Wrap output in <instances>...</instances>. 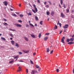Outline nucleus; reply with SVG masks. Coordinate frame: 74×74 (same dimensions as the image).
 <instances>
[{
    "instance_id": "obj_56",
    "label": "nucleus",
    "mask_w": 74,
    "mask_h": 74,
    "mask_svg": "<svg viewBox=\"0 0 74 74\" xmlns=\"http://www.w3.org/2000/svg\"><path fill=\"white\" fill-rule=\"evenodd\" d=\"M34 72H35V73H38L37 71H34Z\"/></svg>"
},
{
    "instance_id": "obj_42",
    "label": "nucleus",
    "mask_w": 74,
    "mask_h": 74,
    "mask_svg": "<svg viewBox=\"0 0 74 74\" xmlns=\"http://www.w3.org/2000/svg\"><path fill=\"white\" fill-rule=\"evenodd\" d=\"M63 5L64 8H66V5L64 4Z\"/></svg>"
},
{
    "instance_id": "obj_25",
    "label": "nucleus",
    "mask_w": 74,
    "mask_h": 74,
    "mask_svg": "<svg viewBox=\"0 0 74 74\" xmlns=\"http://www.w3.org/2000/svg\"><path fill=\"white\" fill-rule=\"evenodd\" d=\"M3 24L4 25H8V24L6 23H4Z\"/></svg>"
},
{
    "instance_id": "obj_3",
    "label": "nucleus",
    "mask_w": 74,
    "mask_h": 74,
    "mask_svg": "<svg viewBox=\"0 0 74 74\" xmlns=\"http://www.w3.org/2000/svg\"><path fill=\"white\" fill-rule=\"evenodd\" d=\"M68 27H69V25H68V24H66L63 27L64 28V29H67Z\"/></svg>"
},
{
    "instance_id": "obj_49",
    "label": "nucleus",
    "mask_w": 74,
    "mask_h": 74,
    "mask_svg": "<svg viewBox=\"0 0 74 74\" xmlns=\"http://www.w3.org/2000/svg\"><path fill=\"white\" fill-rule=\"evenodd\" d=\"M38 2L39 3H40V1L39 0H37Z\"/></svg>"
},
{
    "instance_id": "obj_58",
    "label": "nucleus",
    "mask_w": 74,
    "mask_h": 74,
    "mask_svg": "<svg viewBox=\"0 0 74 74\" xmlns=\"http://www.w3.org/2000/svg\"><path fill=\"white\" fill-rule=\"evenodd\" d=\"M35 55H36V53H33V55H34V56H35Z\"/></svg>"
},
{
    "instance_id": "obj_61",
    "label": "nucleus",
    "mask_w": 74,
    "mask_h": 74,
    "mask_svg": "<svg viewBox=\"0 0 74 74\" xmlns=\"http://www.w3.org/2000/svg\"><path fill=\"white\" fill-rule=\"evenodd\" d=\"M46 4H47V2H45L44 3V4L45 5H46Z\"/></svg>"
},
{
    "instance_id": "obj_14",
    "label": "nucleus",
    "mask_w": 74,
    "mask_h": 74,
    "mask_svg": "<svg viewBox=\"0 0 74 74\" xmlns=\"http://www.w3.org/2000/svg\"><path fill=\"white\" fill-rule=\"evenodd\" d=\"M74 38H71L70 39V41H74Z\"/></svg>"
},
{
    "instance_id": "obj_28",
    "label": "nucleus",
    "mask_w": 74,
    "mask_h": 74,
    "mask_svg": "<svg viewBox=\"0 0 74 74\" xmlns=\"http://www.w3.org/2000/svg\"><path fill=\"white\" fill-rule=\"evenodd\" d=\"M66 40H67L66 41H67V42H69V41H70V40L69 39H68V38H67V39H66Z\"/></svg>"
},
{
    "instance_id": "obj_35",
    "label": "nucleus",
    "mask_w": 74,
    "mask_h": 74,
    "mask_svg": "<svg viewBox=\"0 0 74 74\" xmlns=\"http://www.w3.org/2000/svg\"><path fill=\"white\" fill-rule=\"evenodd\" d=\"M27 14H28V15H32V14L31 13H27Z\"/></svg>"
},
{
    "instance_id": "obj_47",
    "label": "nucleus",
    "mask_w": 74,
    "mask_h": 74,
    "mask_svg": "<svg viewBox=\"0 0 74 74\" xmlns=\"http://www.w3.org/2000/svg\"><path fill=\"white\" fill-rule=\"evenodd\" d=\"M15 13H16V14H17V15H19V12H15Z\"/></svg>"
},
{
    "instance_id": "obj_23",
    "label": "nucleus",
    "mask_w": 74,
    "mask_h": 74,
    "mask_svg": "<svg viewBox=\"0 0 74 74\" xmlns=\"http://www.w3.org/2000/svg\"><path fill=\"white\" fill-rule=\"evenodd\" d=\"M41 36V34L40 33L38 35V37L39 38H40Z\"/></svg>"
},
{
    "instance_id": "obj_48",
    "label": "nucleus",
    "mask_w": 74,
    "mask_h": 74,
    "mask_svg": "<svg viewBox=\"0 0 74 74\" xmlns=\"http://www.w3.org/2000/svg\"><path fill=\"white\" fill-rule=\"evenodd\" d=\"M3 20H4V21H5V22H6V21H7V19H6L4 18V19H3Z\"/></svg>"
},
{
    "instance_id": "obj_8",
    "label": "nucleus",
    "mask_w": 74,
    "mask_h": 74,
    "mask_svg": "<svg viewBox=\"0 0 74 74\" xmlns=\"http://www.w3.org/2000/svg\"><path fill=\"white\" fill-rule=\"evenodd\" d=\"M16 44L15 45V46L17 47V48H19V45L16 43Z\"/></svg>"
},
{
    "instance_id": "obj_20",
    "label": "nucleus",
    "mask_w": 74,
    "mask_h": 74,
    "mask_svg": "<svg viewBox=\"0 0 74 74\" xmlns=\"http://www.w3.org/2000/svg\"><path fill=\"white\" fill-rule=\"evenodd\" d=\"M22 68H21L20 69H19V70H18L17 71L18 72H19L20 71H22V69H21Z\"/></svg>"
},
{
    "instance_id": "obj_32",
    "label": "nucleus",
    "mask_w": 74,
    "mask_h": 74,
    "mask_svg": "<svg viewBox=\"0 0 74 74\" xmlns=\"http://www.w3.org/2000/svg\"><path fill=\"white\" fill-rule=\"evenodd\" d=\"M29 25H30V26H32V27H34V25H33V24H32V23H29Z\"/></svg>"
},
{
    "instance_id": "obj_17",
    "label": "nucleus",
    "mask_w": 74,
    "mask_h": 74,
    "mask_svg": "<svg viewBox=\"0 0 74 74\" xmlns=\"http://www.w3.org/2000/svg\"><path fill=\"white\" fill-rule=\"evenodd\" d=\"M57 28H58V27L56 25H55V26L54 28V29H57Z\"/></svg>"
},
{
    "instance_id": "obj_62",
    "label": "nucleus",
    "mask_w": 74,
    "mask_h": 74,
    "mask_svg": "<svg viewBox=\"0 0 74 74\" xmlns=\"http://www.w3.org/2000/svg\"><path fill=\"white\" fill-rule=\"evenodd\" d=\"M59 7H60V8H61V6L60 5V4H59Z\"/></svg>"
},
{
    "instance_id": "obj_9",
    "label": "nucleus",
    "mask_w": 74,
    "mask_h": 74,
    "mask_svg": "<svg viewBox=\"0 0 74 74\" xmlns=\"http://www.w3.org/2000/svg\"><path fill=\"white\" fill-rule=\"evenodd\" d=\"M74 42H70L68 43V44H70V45H71V44H74Z\"/></svg>"
},
{
    "instance_id": "obj_45",
    "label": "nucleus",
    "mask_w": 74,
    "mask_h": 74,
    "mask_svg": "<svg viewBox=\"0 0 74 74\" xmlns=\"http://www.w3.org/2000/svg\"><path fill=\"white\" fill-rule=\"evenodd\" d=\"M29 25L27 24L26 25V27H29Z\"/></svg>"
},
{
    "instance_id": "obj_6",
    "label": "nucleus",
    "mask_w": 74,
    "mask_h": 74,
    "mask_svg": "<svg viewBox=\"0 0 74 74\" xmlns=\"http://www.w3.org/2000/svg\"><path fill=\"white\" fill-rule=\"evenodd\" d=\"M23 51L24 52H25V53H27L29 52V50L26 51L24 50H23Z\"/></svg>"
},
{
    "instance_id": "obj_24",
    "label": "nucleus",
    "mask_w": 74,
    "mask_h": 74,
    "mask_svg": "<svg viewBox=\"0 0 74 74\" xmlns=\"http://www.w3.org/2000/svg\"><path fill=\"white\" fill-rule=\"evenodd\" d=\"M1 39L3 40H4L5 41V39L4 38L1 37Z\"/></svg>"
},
{
    "instance_id": "obj_54",
    "label": "nucleus",
    "mask_w": 74,
    "mask_h": 74,
    "mask_svg": "<svg viewBox=\"0 0 74 74\" xmlns=\"http://www.w3.org/2000/svg\"><path fill=\"white\" fill-rule=\"evenodd\" d=\"M35 26H36V27L37 26V24H35Z\"/></svg>"
},
{
    "instance_id": "obj_43",
    "label": "nucleus",
    "mask_w": 74,
    "mask_h": 74,
    "mask_svg": "<svg viewBox=\"0 0 74 74\" xmlns=\"http://www.w3.org/2000/svg\"><path fill=\"white\" fill-rule=\"evenodd\" d=\"M46 8H48L49 7V5H46Z\"/></svg>"
},
{
    "instance_id": "obj_38",
    "label": "nucleus",
    "mask_w": 74,
    "mask_h": 74,
    "mask_svg": "<svg viewBox=\"0 0 74 74\" xmlns=\"http://www.w3.org/2000/svg\"><path fill=\"white\" fill-rule=\"evenodd\" d=\"M53 50H52L50 51V54H52V53H53Z\"/></svg>"
},
{
    "instance_id": "obj_16",
    "label": "nucleus",
    "mask_w": 74,
    "mask_h": 74,
    "mask_svg": "<svg viewBox=\"0 0 74 74\" xmlns=\"http://www.w3.org/2000/svg\"><path fill=\"white\" fill-rule=\"evenodd\" d=\"M35 18L36 20V21H38V17H37L36 16H35Z\"/></svg>"
},
{
    "instance_id": "obj_4",
    "label": "nucleus",
    "mask_w": 74,
    "mask_h": 74,
    "mask_svg": "<svg viewBox=\"0 0 74 74\" xmlns=\"http://www.w3.org/2000/svg\"><path fill=\"white\" fill-rule=\"evenodd\" d=\"M33 6L34 7L36 12H37V11H38V10H37V8H36V5L34 4L33 5Z\"/></svg>"
},
{
    "instance_id": "obj_30",
    "label": "nucleus",
    "mask_w": 74,
    "mask_h": 74,
    "mask_svg": "<svg viewBox=\"0 0 74 74\" xmlns=\"http://www.w3.org/2000/svg\"><path fill=\"white\" fill-rule=\"evenodd\" d=\"M42 22H43V21H40V25H42Z\"/></svg>"
},
{
    "instance_id": "obj_22",
    "label": "nucleus",
    "mask_w": 74,
    "mask_h": 74,
    "mask_svg": "<svg viewBox=\"0 0 74 74\" xmlns=\"http://www.w3.org/2000/svg\"><path fill=\"white\" fill-rule=\"evenodd\" d=\"M30 62L31 63V64H34L33 63V61H32V60H30Z\"/></svg>"
},
{
    "instance_id": "obj_31",
    "label": "nucleus",
    "mask_w": 74,
    "mask_h": 74,
    "mask_svg": "<svg viewBox=\"0 0 74 74\" xmlns=\"http://www.w3.org/2000/svg\"><path fill=\"white\" fill-rule=\"evenodd\" d=\"M56 71L57 73H58L59 71V69H56Z\"/></svg>"
},
{
    "instance_id": "obj_27",
    "label": "nucleus",
    "mask_w": 74,
    "mask_h": 74,
    "mask_svg": "<svg viewBox=\"0 0 74 74\" xmlns=\"http://www.w3.org/2000/svg\"><path fill=\"white\" fill-rule=\"evenodd\" d=\"M36 68H37V69H38V68L40 67V66H39L37 65H36Z\"/></svg>"
},
{
    "instance_id": "obj_59",
    "label": "nucleus",
    "mask_w": 74,
    "mask_h": 74,
    "mask_svg": "<svg viewBox=\"0 0 74 74\" xmlns=\"http://www.w3.org/2000/svg\"><path fill=\"white\" fill-rule=\"evenodd\" d=\"M67 12H69V10L68 9V10H67Z\"/></svg>"
},
{
    "instance_id": "obj_53",
    "label": "nucleus",
    "mask_w": 74,
    "mask_h": 74,
    "mask_svg": "<svg viewBox=\"0 0 74 74\" xmlns=\"http://www.w3.org/2000/svg\"><path fill=\"white\" fill-rule=\"evenodd\" d=\"M71 17V18H74V17L73 15H72Z\"/></svg>"
},
{
    "instance_id": "obj_50",
    "label": "nucleus",
    "mask_w": 74,
    "mask_h": 74,
    "mask_svg": "<svg viewBox=\"0 0 74 74\" xmlns=\"http://www.w3.org/2000/svg\"><path fill=\"white\" fill-rule=\"evenodd\" d=\"M45 34L46 35H49V33H46Z\"/></svg>"
},
{
    "instance_id": "obj_60",
    "label": "nucleus",
    "mask_w": 74,
    "mask_h": 74,
    "mask_svg": "<svg viewBox=\"0 0 74 74\" xmlns=\"http://www.w3.org/2000/svg\"><path fill=\"white\" fill-rule=\"evenodd\" d=\"M73 73H74V68L73 69Z\"/></svg>"
},
{
    "instance_id": "obj_46",
    "label": "nucleus",
    "mask_w": 74,
    "mask_h": 74,
    "mask_svg": "<svg viewBox=\"0 0 74 74\" xmlns=\"http://www.w3.org/2000/svg\"><path fill=\"white\" fill-rule=\"evenodd\" d=\"M19 54H20V55H22V52H18Z\"/></svg>"
},
{
    "instance_id": "obj_44",
    "label": "nucleus",
    "mask_w": 74,
    "mask_h": 74,
    "mask_svg": "<svg viewBox=\"0 0 74 74\" xmlns=\"http://www.w3.org/2000/svg\"><path fill=\"white\" fill-rule=\"evenodd\" d=\"M48 2L49 3L50 5H51L52 4V3H51V1H49Z\"/></svg>"
},
{
    "instance_id": "obj_29",
    "label": "nucleus",
    "mask_w": 74,
    "mask_h": 74,
    "mask_svg": "<svg viewBox=\"0 0 74 74\" xmlns=\"http://www.w3.org/2000/svg\"><path fill=\"white\" fill-rule=\"evenodd\" d=\"M9 30H11L12 31H16V30H15V29H12L11 28H10Z\"/></svg>"
},
{
    "instance_id": "obj_1",
    "label": "nucleus",
    "mask_w": 74,
    "mask_h": 74,
    "mask_svg": "<svg viewBox=\"0 0 74 74\" xmlns=\"http://www.w3.org/2000/svg\"><path fill=\"white\" fill-rule=\"evenodd\" d=\"M14 25L17 26V27H22V25L18 24H14Z\"/></svg>"
},
{
    "instance_id": "obj_19",
    "label": "nucleus",
    "mask_w": 74,
    "mask_h": 74,
    "mask_svg": "<svg viewBox=\"0 0 74 74\" xmlns=\"http://www.w3.org/2000/svg\"><path fill=\"white\" fill-rule=\"evenodd\" d=\"M47 39H48V37L47 36L46 37H45L44 38V40H45V41H46Z\"/></svg>"
},
{
    "instance_id": "obj_18",
    "label": "nucleus",
    "mask_w": 74,
    "mask_h": 74,
    "mask_svg": "<svg viewBox=\"0 0 74 74\" xmlns=\"http://www.w3.org/2000/svg\"><path fill=\"white\" fill-rule=\"evenodd\" d=\"M14 61V60H12L11 61L9 62L10 63H13Z\"/></svg>"
},
{
    "instance_id": "obj_40",
    "label": "nucleus",
    "mask_w": 74,
    "mask_h": 74,
    "mask_svg": "<svg viewBox=\"0 0 74 74\" xmlns=\"http://www.w3.org/2000/svg\"><path fill=\"white\" fill-rule=\"evenodd\" d=\"M60 3L61 4V5H62V4H63V1H61Z\"/></svg>"
},
{
    "instance_id": "obj_12",
    "label": "nucleus",
    "mask_w": 74,
    "mask_h": 74,
    "mask_svg": "<svg viewBox=\"0 0 74 74\" xmlns=\"http://www.w3.org/2000/svg\"><path fill=\"white\" fill-rule=\"evenodd\" d=\"M31 36L33 37V38H35L36 37V36H35V35L32 34L31 35Z\"/></svg>"
},
{
    "instance_id": "obj_10",
    "label": "nucleus",
    "mask_w": 74,
    "mask_h": 74,
    "mask_svg": "<svg viewBox=\"0 0 74 74\" xmlns=\"http://www.w3.org/2000/svg\"><path fill=\"white\" fill-rule=\"evenodd\" d=\"M24 38H25V40L26 41H29V39L26 37H24Z\"/></svg>"
},
{
    "instance_id": "obj_5",
    "label": "nucleus",
    "mask_w": 74,
    "mask_h": 74,
    "mask_svg": "<svg viewBox=\"0 0 74 74\" xmlns=\"http://www.w3.org/2000/svg\"><path fill=\"white\" fill-rule=\"evenodd\" d=\"M3 3L4 4V5H5V6H7V4H8V3H7V2L6 1H4L3 2Z\"/></svg>"
},
{
    "instance_id": "obj_33",
    "label": "nucleus",
    "mask_w": 74,
    "mask_h": 74,
    "mask_svg": "<svg viewBox=\"0 0 74 74\" xmlns=\"http://www.w3.org/2000/svg\"><path fill=\"white\" fill-rule=\"evenodd\" d=\"M47 15H49V12H47Z\"/></svg>"
},
{
    "instance_id": "obj_34",
    "label": "nucleus",
    "mask_w": 74,
    "mask_h": 74,
    "mask_svg": "<svg viewBox=\"0 0 74 74\" xmlns=\"http://www.w3.org/2000/svg\"><path fill=\"white\" fill-rule=\"evenodd\" d=\"M32 11H33V12H34V13H36V11L34 10L33 9H32Z\"/></svg>"
},
{
    "instance_id": "obj_41",
    "label": "nucleus",
    "mask_w": 74,
    "mask_h": 74,
    "mask_svg": "<svg viewBox=\"0 0 74 74\" xmlns=\"http://www.w3.org/2000/svg\"><path fill=\"white\" fill-rule=\"evenodd\" d=\"M10 36H11V37H13V36H13V35L12 34H10Z\"/></svg>"
},
{
    "instance_id": "obj_21",
    "label": "nucleus",
    "mask_w": 74,
    "mask_h": 74,
    "mask_svg": "<svg viewBox=\"0 0 74 74\" xmlns=\"http://www.w3.org/2000/svg\"><path fill=\"white\" fill-rule=\"evenodd\" d=\"M12 16H17L15 14H12Z\"/></svg>"
},
{
    "instance_id": "obj_64",
    "label": "nucleus",
    "mask_w": 74,
    "mask_h": 74,
    "mask_svg": "<svg viewBox=\"0 0 74 74\" xmlns=\"http://www.w3.org/2000/svg\"><path fill=\"white\" fill-rule=\"evenodd\" d=\"M26 72L28 71V69H27L26 70Z\"/></svg>"
},
{
    "instance_id": "obj_57",
    "label": "nucleus",
    "mask_w": 74,
    "mask_h": 74,
    "mask_svg": "<svg viewBox=\"0 0 74 74\" xmlns=\"http://www.w3.org/2000/svg\"><path fill=\"white\" fill-rule=\"evenodd\" d=\"M62 30L61 31H60V34L61 33H62Z\"/></svg>"
},
{
    "instance_id": "obj_63",
    "label": "nucleus",
    "mask_w": 74,
    "mask_h": 74,
    "mask_svg": "<svg viewBox=\"0 0 74 74\" xmlns=\"http://www.w3.org/2000/svg\"><path fill=\"white\" fill-rule=\"evenodd\" d=\"M10 10L11 11H13L14 10L12 9H11V8H10Z\"/></svg>"
},
{
    "instance_id": "obj_7",
    "label": "nucleus",
    "mask_w": 74,
    "mask_h": 74,
    "mask_svg": "<svg viewBox=\"0 0 74 74\" xmlns=\"http://www.w3.org/2000/svg\"><path fill=\"white\" fill-rule=\"evenodd\" d=\"M61 16L62 17H64V15L63 14V13L61 12Z\"/></svg>"
},
{
    "instance_id": "obj_37",
    "label": "nucleus",
    "mask_w": 74,
    "mask_h": 74,
    "mask_svg": "<svg viewBox=\"0 0 74 74\" xmlns=\"http://www.w3.org/2000/svg\"><path fill=\"white\" fill-rule=\"evenodd\" d=\"M18 56H17L16 57H14V59H17V58H18Z\"/></svg>"
},
{
    "instance_id": "obj_51",
    "label": "nucleus",
    "mask_w": 74,
    "mask_h": 74,
    "mask_svg": "<svg viewBox=\"0 0 74 74\" xmlns=\"http://www.w3.org/2000/svg\"><path fill=\"white\" fill-rule=\"evenodd\" d=\"M41 68H40L39 69H38V71H40V70H41Z\"/></svg>"
},
{
    "instance_id": "obj_26",
    "label": "nucleus",
    "mask_w": 74,
    "mask_h": 74,
    "mask_svg": "<svg viewBox=\"0 0 74 74\" xmlns=\"http://www.w3.org/2000/svg\"><path fill=\"white\" fill-rule=\"evenodd\" d=\"M32 74H34V71L33 70L32 71V72H31Z\"/></svg>"
},
{
    "instance_id": "obj_36",
    "label": "nucleus",
    "mask_w": 74,
    "mask_h": 74,
    "mask_svg": "<svg viewBox=\"0 0 74 74\" xmlns=\"http://www.w3.org/2000/svg\"><path fill=\"white\" fill-rule=\"evenodd\" d=\"M20 17L21 18V17H23V15H22V14H20Z\"/></svg>"
},
{
    "instance_id": "obj_13",
    "label": "nucleus",
    "mask_w": 74,
    "mask_h": 74,
    "mask_svg": "<svg viewBox=\"0 0 74 74\" xmlns=\"http://www.w3.org/2000/svg\"><path fill=\"white\" fill-rule=\"evenodd\" d=\"M54 15V12L52 11L51 13V15L53 16Z\"/></svg>"
},
{
    "instance_id": "obj_52",
    "label": "nucleus",
    "mask_w": 74,
    "mask_h": 74,
    "mask_svg": "<svg viewBox=\"0 0 74 74\" xmlns=\"http://www.w3.org/2000/svg\"><path fill=\"white\" fill-rule=\"evenodd\" d=\"M59 25H60V27L62 26V24L60 23H59Z\"/></svg>"
},
{
    "instance_id": "obj_2",
    "label": "nucleus",
    "mask_w": 74,
    "mask_h": 74,
    "mask_svg": "<svg viewBox=\"0 0 74 74\" xmlns=\"http://www.w3.org/2000/svg\"><path fill=\"white\" fill-rule=\"evenodd\" d=\"M65 39V37L64 36H63L62 37V38L61 39V42H62V43H64V40Z\"/></svg>"
},
{
    "instance_id": "obj_55",
    "label": "nucleus",
    "mask_w": 74,
    "mask_h": 74,
    "mask_svg": "<svg viewBox=\"0 0 74 74\" xmlns=\"http://www.w3.org/2000/svg\"><path fill=\"white\" fill-rule=\"evenodd\" d=\"M19 62H23V61L22 60L19 61Z\"/></svg>"
},
{
    "instance_id": "obj_39",
    "label": "nucleus",
    "mask_w": 74,
    "mask_h": 74,
    "mask_svg": "<svg viewBox=\"0 0 74 74\" xmlns=\"http://www.w3.org/2000/svg\"><path fill=\"white\" fill-rule=\"evenodd\" d=\"M18 22H20V23H22V21L21 20H18Z\"/></svg>"
},
{
    "instance_id": "obj_11",
    "label": "nucleus",
    "mask_w": 74,
    "mask_h": 74,
    "mask_svg": "<svg viewBox=\"0 0 74 74\" xmlns=\"http://www.w3.org/2000/svg\"><path fill=\"white\" fill-rule=\"evenodd\" d=\"M12 44L13 45H14V40H12V41H11Z\"/></svg>"
},
{
    "instance_id": "obj_15",
    "label": "nucleus",
    "mask_w": 74,
    "mask_h": 74,
    "mask_svg": "<svg viewBox=\"0 0 74 74\" xmlns=\"http://www.w3.org/2000/svg\"><path fill=\"white\" fill-rule=\"evenodd\" d=\"M47 52H49V48H47Z\"/></svg>"
}]
</instances>
